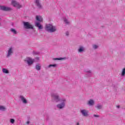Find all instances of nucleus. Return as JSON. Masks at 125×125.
<instances>
[{
    "label": "nucleus",
    "instance_id": "nucleus-1",
    "mask_svg": "<svg viewBox=\"0 0 125 125\" xmlns=\"http://www.w3.org/2000/svg\"><path fill=\"white\" fill-rule=\"evenodd\" d=\"M45 30L48 33H55L57 31V28L56 26L53 25L52 24H48L46 25Z\"/></svg>",
    "mask_w": 125,
    "mask_h": 125
},
{
    "label": "nucleus",
    "instance_id": "nucleus-2",
    "mask_svg": "<svg viewBox=\"0 0 125 125\" xmlns=\"http://www.w3.org/2000/svg\"><path fill=\"white\" fill-rule=\"evenodd\" d=\"M52 101L53 102H56V103H58V102H60L61 101V99L59 98V95L57 93H52Z\"/></svg>",
    "mask_w": 125,
    "mask_h": 125
},
{
    "label": "nucleus",
    "instance_id": "nucleus-3",
    "mask_svg": "<svg viewBox=\"0 0 125 125\" xmlns=\"http://www.w3.org/2000/svg\"><path fill=\"white\" fill-rule=\"evenodd\" d=\"M61 104L57 105V107L58 109H63L65 107V102H66V99H62L61 100Z\"/></svg>",
    "mask_w": 125,
    "mask_h": 125
},
{
    "label": "nucleus",
    "instance_id": "nucleus-4",
    "mask_svg": "<svg viewBox=\"0 0 125 125\" xmlns=\"http://www.w3.org/2000/svg\"><path fill=\"white\" fill-rule=\"evenodd\" d=\"M23 26L24 29H26V30H28L29 29H34V27L32 24H31L28 21H24L23 22Z\"/></svg>",
    "mask_w": 125,
    "mask_h": 125
},
{
    "label": "nucleus",
    "instance_id": "nucleus-5",
    "mask_svg": "<svg viewBox=\"0 0 125 125\" xmlns=\"http://www.w3.org/2000/svg\"><path fill=\"white\" fill-rule=\"evenodd\" d=\"M0 10H2V11H11V10H12V9H11V8L9 7L0 5Z\"/></svg>",
    "mask_w": 125,
    "mask_h": 125
},
{
    "label": "nucleus",
    "instance_id": "nucleus-6",
    "mask_svg": "<svg viewBox=\"0 0 125 125\" xmlns=\"http://www.w3.org/2000/svg\"><path fill=\"white\" fill-rule=\"evenodd\" d=\"M24 61L26 62L28 65L30 66L31 65H32V64H34V62H35V60H33L32 58L28 57L27 60H25Z\"/></svg>",
    "mask_w": 125,
    "mask_h": 125
},
{
    "label": "nucleus",
    "instance_id": "nucleus-7",
    "mask_svg": "<svg viewBox=\"0 0 125 125\" xmlns=\"http://www.w3.org/2000/svg\"><path fill=\"white\" fill-rule=\"evenodd\" d=\"M12 4L14 7H17V8H21L22 7V6L20 5L17 1L15 0H13L12 1Z\"/></svg>",
    "mask_w": 125,
    "mask_h": 125
},
{
    "label": "nucleus",
    "instance_id": "nucleus-8",
    "mask_svg": "<svg viewBox=\"0 0 125 125\" xmlns=\"http://www.w3.org/2000/svg\"><path fill=\"white\" fill-rule=\"evenodd\" d=\"M80 113H81L82 115L84 117L88 116V112H87V110H86L81 109L80 110Z\"/></svg>",
    "mask_w": 125,
    "mask_h": 125
},
{
    "label": "nucleus",
    "instance_id": "nucleus-9",
    "mask_svg": "<svg viewBox=\"0 0 125 125\" xmlns=\"http://www.w3.org/2000/svg\"><path fill=\"white\" fill-rule=\"evenodd\" d=\"M12 53H13V48L12 47H10L8 50V54L7 55V57H9L11 56Z\"/></svg>",
    "mask_w": 125,
    "mask_h": 125
},
{
    "label": "nucleus",
    "instance_id": "nucleus-10",
    "mask_svg": "<svg viewBox=\"0 0 125 125\" xmlns=\"http://www.w3.org/2000/svg\"><path fill=\"white\" fill-rule=\"evenodd\" d=\"M35 26L38 28L39 30H42L43 29L42 25L39 22H36Z\"/></svg>",
    "mask_w": 125,
    "mask_h": 125
},
{
    "label": "nucleus",
    "instance_id": "nucleus-11",
    "mask_svg": "<svg viewBox=\"0 0 125 125\" xmlns=\"http://www.w3.org/2000/svg\"><path fill=\"white\" fill-rule=\"evenodd\" d=\"M20 98L21 99V100L22 103H23V104H27L28 103V101L23 96H21L20 97Z\"/></svg>",
    "mask_w": 125,
    "mask_h": 125
},
{
    "label": "nucleus",
    "instance_id": "nucleus-12",
    "mask_svg": "<svg viewBox=\"0 0 125 125\" xmlns=\"http://www.w3.org/2000/svg\"><path fill=\"white\" fill-rule=\"evenodd\" d=\"M35 0V3L36 4V6L38 8H40V9L42 8V5L40 3V0Z\"/></svg>",
    "mask_w": 125,
    "mask_h": 125
},
{
    "label": "nucleus",
    "instance_id": "nucleus-13",
    "mask_svg": "<svg viewBox=\"0 0 125 125\" xmlns=\"http://www.w3.org/2000/svg\"><path fill=\"white\" fill-rule=\"evenodd\" d=\"M84 72L86 73V76H87V77H91V73H92L91 70H85Z\"/></svg>",
    "mask_w": 125,
    "mask_h": 125
},
{
    "label": "nucleus",
    "instance_id": "nucleus-14",
    "mask_svg": "<svg viewBox=\"0 0 125 125\" xmlns=\"http://www.w3.org/2000/svg\"><path fill=\"white\" fill-rule=\"evenodd\" d=\"M35 69L37 71H40L41 69H42V65L40 63H37L36 64L35 66Z\"/></svg>",
    "mask_w": 125,
    "mask_h": 125
},
{
    "label": "nucleus",
    "instance_id": "nucleus-15",
    "mask_svg": "<svg viewBox=\"0 0 125 125\" xmlns=\"http://www.w3.org/2000/svg\"><path fill=\"white\" fill-rule=\"evenodd\" d=\"M78 50V52H79L80 53H82V52H83V51H84V48L83 46H79Z\"/></svg>",
    "mask_w": 125,
    "mask_h": 125
},
{
    "label": "nucleus",
    "instance_id": "nucleus-16",
    "mask_svg": "<svg viewBox=\"0 0 125 125\" xmlns=\"http://www.w3.org/2000/svg\"><path fill=\"white\" fill-rule=\"evenodd\" d=\"M94 101H93V100L92 99H90L88 103H87V105H89V106H93V105H94Z\"/></svg>",
    "mask_w": 125,
    "mask_h": 125
},
{
    "label": "nucleus",
    "instance_id": "nucleus-17",
    "mask_svg": "<svg viewBox=\"0 0 125 125\" xmlns=\"http://www.w3.org/2000/svg\"><path fill=\"white\" fill-rule=\"evenodd\" d=\"M36 20L39 22H42V18L41 16H36Z\"/></svg>",
    "mask_w": 125,
    "mask_h": 125
},
{
    "label": "nucleus",
    "instance_id": "nucleus-18",
    "mask_svg": "<svg viewBox=\"0 0 125 125\" xmlns=\"http://www.w3.org/2000/svg\"><path fill=\"white\" fill-rule=\"evenodd\" d=\"M67 59V58H56L53 59V60H66Z\"/></svg>",
    "mask_w": 125,
    "mask_h": 125
},
{
    "label": "nucleus",
    "instance_id": "nucleus-19",
    "mask_svg": "<svg viewBox=\"0 0 125 125\" xmlns=\"http://www.w3.org/2000/svg\"><path fill=\"white\" fill-rule=\"evenodd\" d=\"M2 71L4 74H8L9 73V71L6 68H3Z\"/></svg>",
    "mask_w": 125,
    "mask_h": 125
},
{
    "label": "nucleus",
    "instance_id": "nucleus-20",
    "mask_svg": "<svg viewBox=\"0 0 125 125\" xmlns=\"http://www.w3.org/2000/svg\"><path fill=\"white\" fill-rule=\"evenodd\" d=\"M102 105H101L100 104H98L97 106H96V108H97L98 110H101L103 108Z\"/></svg>",
    "mask_w": 125,
    "mask_h": 125
},
{
    "label": "nucleus",
    "instance_id": "nucleus-21",
    "mask_svg": "<svg viewBox=\"0 0 125 125\" xmlns=\"http://www.w3.org/2000/svg\"><path fill=\"white\" fill-rule=\"evenodd\" d=\"M51 67H53L54 68H56V67H57V64H50L48 66V68H51Z\"/></svg>",
    "mask_w": 125,
    "mask_h": 125
},
{
    "label": "nucleus",
    "instance_id": "nucleus-22",
    "mask_svg": "<svg viewBox=\"0 0 125 125\" xmlns=\"http://www.w3.org/2000/svg\"><path fill=\"white\" fill-rule=\"evenodd\" d=\"M11 32L14 34V35H16L17 34V31L16 30L14 29V28H11L10 30Z\"/></svg>",
    "mask_w": 125,
    "mask_h": 125
},
{
    "label": "nucleus",
    "instance_id": "nucleus-23",
    "mask_svg": "<svg viewBox=\"0 0 125 125\" xmlns=\"http://www.w3.org/2000/svg\"><path fill=\"white\" fill-rule=\"evenodd\" d=\"M121 76L122 77H125V68H123L122 73H121Z\"/></svg>",
    "mask_w": 125,
    "mask_h": 125
},
{
    "label": "nucleus",
    "instance_id": "nucleus-24",
    "mask_svg": "<svg viewBox=\"0 0 125 125\" xmlns=\"http://www.w3.org/2000/svg\"><path fill=\"white\" fill-rule=\"evenodd\" d=\"M6 109V108H5V107H4L2 105H0V111H5Z\"/></svg>",
    "mask_w": 125,
    "mask_h": 125
},
{
    "label": "nucleus",
    "instance_id": "nucleus-25",
    "mask_svg": "<svg viewBox=\"0 0 125 125\" xmlns=\"http://www.w3.org/2000/svg\"><path fill=\"white\" fill-rule=\"evenodd\" d=\"M63 21H64V23H65V24H69L70 23L69 22V21H68V20L67 19H66V18H64L63 19Z\"/></svg>",
    "mask_w": 125,
    "mask_h": 125
},
{
    "label": "nucleus",
    "instance_id": "nucleus-26",
    "mask_svg": "<svg viewBox=\"0 0 125 125\" xmlns=\"http://www.w3.org/2000/svg\"><path fill=\"white\" fill-rule=\"evenodd\" d=\"M10 122L11 124H14V123H15V120H14V119H11L10 120Z\"/></svg>",
    "mask_w": 125,
    "mask_h": 125
},
{
    "label": "nucleus",
    "instance_id": "nucleus-27",
    "mask_svg": "<svg viewBox=\"0 0 125 125\" xmlns=\"http://www.w3.org/2000/svg\"><path fill=\"white\" fill-rule=\"evenodd\" d=\"M93 48H94V49H97L98 46L96 44L93 45Z\"/></svg>",
    "mask_w": 125,
    "mask_h": 125
},
{
    "label": "nucleus",
    "instance_id": "nucleus-28",
    "mask_svg": "<svg viewBox=\"0 0 125 125\" xmlns=\"http://www.w3.org/2000/svg\"><path fill=\"white\" fill-rule=\"evenodd\" d=\"M33 54H35V55H38V54H40V52L33 51Z\"/></svg>",
    "mask_w": 125,
    "mask_h": 125
},
{
    "label": "nucleus",
    "instance_id": "nucleus-29",
    "mask_svg": "<svg viewBox=\"0 0 125 125\" xmlns=\"http://www.w3.org/2000/svg\"><path fill=\"white\" fill-rule=\"evenodd\" d=\"M46 121H49V116H48V115L46 116Z\"/></svg>",
    "mask_w": 125,
    "mask_h": 125
},
{
    "label": "nucleus",
    "instance_id": "nucleus-30",
    "mask_svg": "<svg viewBox=\"0 0 125 125\" xmlns=\"http://www.w3.org/2000/svg\"><path fill=\"white\" fill-rule=\"evenodd\" d=\"M93 116L95 117V118H99V115H97L96 114H94L93 115Z\"/></svg>",
    "mask_w": 125,
    "mask_h": 125
},
{
    "label": "nucleus",
    "instance_id": "nucleus-31",
    "mask_svg": "<svg viewBox=\"0 0 125 125\" xmlns=\"http://www.w3.org/2000/svg\"><path fill=\"white\" fill-rule=\"evenodd\" d=\"M66 36H69V32L67 31L65 33Z\"/></svg>",
    "mask_w": 125,
    "mask_h": 125
},
{
    "label": "nucleus",
    "instance_id": "nucleus-32",
    "mask_svg": "<svg viewBox=\"0 0 125 125\" xmlns=\"http://www.w3.org/2000/svg\"><path fill=\"white\" fill-rule=\"evenodd\" d=\"M26 124H27V125H29L30 124V121H27L26 122Z\"/></svg>",
    "mask_w": 125,
    "mask_h": 125
},
{
    "label": "nucleus",
    "instance_id": "nucleus-33",
    "mask_svg": "<svg viewBox=\"0 0 125 125\" xmlns=\"http://www.w3.org/2000/svg\"><path fill=\"white\" fill-rule=\"evenodd\" d=\"M18 121L20 123V124L21 123V120H20L19 119H18Z\"/></svg>",
    "mask_w": 125,
    "mask_h": 125
},
{
    "label": "nucleus",
    "instance_id": "nucleus-34",
    "mask_svg": "<svg viewBox=\"0 0 125 125\" xmlns=\"http://www.w3.org/2000/svg\"><path fill=\"white\" fill-rule=\"evenodd\" d=\"M35 59H36V60H39L40 59H39V58H36Z\"/></svg>",
    "mask_w": 125,
    "mask_h": 125
},
{
    "label": "nucleus",
    "instance_id": "nucleus-35",
    "mask_svg": "<svg viewBox=\"0 0 125 125\" xmlns=\"http://www.w3.org/2000/svg\"><path fill=\"white\" fill-rule=\"evenodd\" d=\"M77 125H80V123H77Z\"/></svg>",
    "mask_w": 125,
    "mask_h": 125
},
{
    "label": "nucleus",
    "instance_id": "nucleus-36",
    "mask_svg": "<svg viewBox=\"0 0 125 125\" xmlns=\"http://www.w3.org/2000/svg\"><path fill=\"white\" fill-rule=\"evenodd\" d=\"M117 107V108H120V105H118Z\"/></svg>",
    "mask_w": 125,
    "mask_h": 125
}]
</instances>
